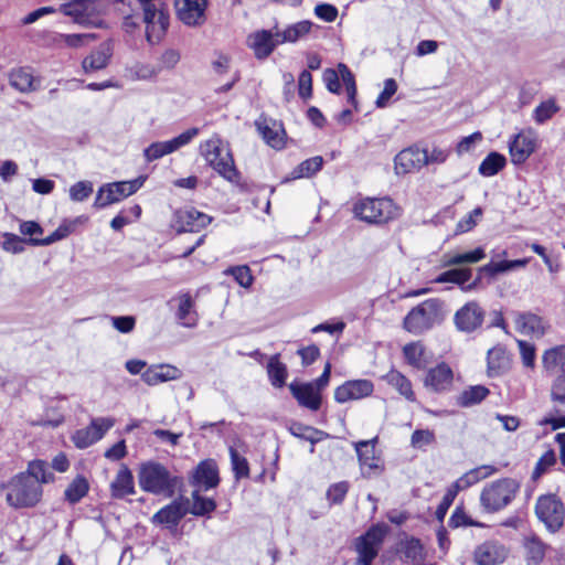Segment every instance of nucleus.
Here are the masks:
<instances>
[{
  "label": "nucleus",
  "mask_w": 565,
  "mask_h": 565,
  "mask_svg": "<svg viewBox=\"0 0 565 565\" xmlns=\"http://www.w3.org/2000/svg\"><path fill=\"white\" fill-rule=\"evenodd\" d=\"M290 433L298 438L310 441L312 445L321 441L327 436L323 431L302 424H292Z\"/></svg>",
  "instance_id": "603ef678"
},
{
  "label": "nucleus",
  "mask_w": 565,
  "mask_h": 565,
  "mask_svg": "<svg viewBox=\"0 0 565 565\" xmlns=\"http://www.w3.org/2000/svg\"><path fill=\"white\" fill-rule=\"evenodd\" d=\"M10 85L20 93H31L39 89L41 81L33 76L26 67L12 70L9 74Z\"/></svg>",
  "instance_id": "c756f323"
},
{
  "label": "nucleus",
  "mask_w": 565,
  "mask_h": 565,
  "mask_svg": "<svg viewBox=\"0 0 565 565\" xmlns=\"http://www.w3.org/2000/svg\"><path fill=\"white\" fill-rule=\"evenodd\" d=\"M507 163L505 157L499 152L489 153L479 166V173L483 177H492L501 171Z\"/></svg>",
  "instance_id": "c03bdc74"
},
{
  "label": "nucleus",
  "mask_w": 565,
  "mask_h": 565,
  "mask_svg": "<svg viewBox=\"0 0 565 565\" xmlns=\"http://www.w3.org/2000/svg\"><path fill=\"white\" fill-rule=\"evenodd\" d=\"M323 164V159L320 156L312 157L298 164L288 175L282 179V182H289L300 178H310L316 174Z\"/></svg>",
  "instance_id": "4c0bfd02"
},
{
  "label": "nucleus",
  "mask_w": 565,
  "mask_h": 565,
  "mask_svg": "<svg viewBox=\"0 0 565 565\" xmlns=\"http://www.w3.org/2000/svg\"><path fill=\"white\" fill-rule=\"evenodd\" d=\"M348 491L349 483L347 481H340L329 487L327 498L331 503L340 504L343 502Z\"/></svg>",
  "instance_id": "338daca9"
},
{
  "label": "nucleus",
  "mask_w": 565,
  "mask_h": 565,
  "mask_svg": "<svg viewBox=\"0 0 565 565\" xmlns=\"http://www.w3.org/2000/svg\"><path fill=\"white\" fill-rule=\"evenodd\" d=\"M199 128L193 127L170 140L152 142L143 150L146 161L152 162L181 149L189 145L199 135Z\"/></svg>",
  "instance_id": "f8f14e48"
},
{
  "label": "nucleus",
  "mask_w": 565,
  "mask_h": 565,
  "mask_svg": "<svg viewBox=\"0 0 565 565\" xmlns=\"http://www.w3.org/2000/svg\"><path fill=\"white\" fill-rule=\"evenodd\" d=\"M93 193V183L78 181L70 188V199L73 202H83Z\"/></svg>",
  "instance_id": "052dcab7"
},
{
  "label": "nucleus",
  "mask_w": 565,
  "mask_h": 565,
  "mask_svg": "<svg viewBox=\"0 0 565 565\" xmlns=\"http://www.w3.org/2000/svg\"><path fill=\"white\" fill-rule=\"evenodd\" d=\"M136 20L145 24L146 40L150 44H158L169 26V13L161 1L139 7Z\"/></svg>",
  "instance_id": "0eeeda50"
},
{
  "label": "nucleus",
  "mask_w": 565,
  "mask_h": 565,
  "mask_svg": "<svg viewBox=\"0 0 565 565\" xmlns=\"http://www.w3.org/2000/svg\"><path fill=\"white\" fill-rule=\"evenodd\" d=\"M200 151L220 175L233 183L238 181L239 174L235 168L232 153L221 138L213 136L204 141L200 146Z\"/></svg>",
  "instance_id": "20e7f679"
},
{
  "label": "nucleus",
  "mask_w": 565,
  "mask_h": 565,
  "mask_svg": "<svg viewBox=\"0 0 565 565\" xmlns=\"http://www.w3.org/2000/svg\"><path fill=\"white\" fill-rule=\"evenodd\" d=\"M535 513L552 532H556L563 526L564 505L555 494L541 495L536 501Z\"/></svg>",
  "instance_id": "9d476101"
},
{
  "label": "nucleus",
  "mask_w": 565,
  "mask_h": 565,
  "mask_svg": "<svg viewBox=\"0 0 565 565\" xmlns=\"http://www.w3.org/2000/svg\"><path fill=\"white\" fill-rule=\"evenodd\" d=\"M289 390L299 405L311 411H318L321 406V393L310 382L291 383Z\"/></svg>",
  "instance_id": "b1692460"
},
{
  "label": "nucleus",
  "mask_w": 565,
  "mask_h": 565,
  "mask_svg": "<svg viewBox=\"0 0 565 565\" xmlns=\"http://www.w3.org/2000/svg\"><path fill=\"white\" fill-rule=\"evenodd\" d=\"M512 162L523 163L535 149V135L532 130L518 134L509 145Z\"/></svg>",
  "instance_id": "5701e85b"
},
{
  "label": "nucleus",
  "mask_w": 565,
  "mask_h": 565,
  "mask_svg": "<svg viewBox=\"0 0 565 565\" xmlns=\"http://www.w3.org/2000/svg\"><path fill=\"white\" fill-rule=\"evenodd\" d=\"M24 244H26L25 239L21 236L6 232L2 234L0 247L7 253L17 255L22 254L25 250Z\"/></svg>",
  "instance_id": "5fc2aeb1"
},
{
  "label": "nucleus",
  "mask_w": 565,
  "mask_h": 565,
  "mask_svg": "<svg viewBox=\"0 0 565 565\" xmlns=\"http://www.w3.org/2000/svg\"><path fill=\"white\" fill-rule=\"evenodd\" d=\"M354 216L367 224H385L399 215V207L390 198H363L353 205Z\"/></svg>",
  "instance_id": "7ed1b4c3"
},
{
  "label": "nucleus",
  "mask_w": 565,
  "mask_h": 565,
  "mask_svg": "<svg viewBox=\"0 0 565 565\" xmlns=\"http://www.w3.org/2000/svg\"><path fill=\"white\" fill-rule=\"evenodd\" d=\"M206 0H181L177 4L178 18L188 26H200L205 21Z\"/></svg>",
  "instance_id": "412c9836"
},
{
  "label": "nucleus",
  "mask_w": 565,
  "mask_h": 565,
  "mask_svg": "<svg viewBox=\"0 0 565 565\" xmlns=\"http://www.w3.org/2000/svg\"><path fill=\"white\" fill-rule=\"evenodd\" d=\"M201 489L192 492V503L189 500V513L195 516L210 515L216 509V502L211 498H205L200 494Z\"/></svg>",
  "instance_id": "37998d69"
},
{
  "label": "nucleus",
  "mask_w": 565,
  "mask_h": 565,
  "mask_svg": "<svg viewBox=\"0 0 565 565\" xmlns=\"http://www.w3.org/2000/svg\"><path fill=\"white\" fill-rule=\"evenodd\" d=\"M52 480L53 475L45 461H31L26 471L18 473L3 484L7 503L14 509L35 507L42 498V484Z\"/></svg>",
  "instance_id": "f257e3e1"
},
{
  "label": "nucleus",
  "mask_w": 565,
  "mask_h": 565,
  "mask_svg": "<svg viewBox=\"0 0 565 565\" xmlns=\"http://www.w3.org/2000/svg\"><path fill=\"white\" fill-rule=\"evenodd\" d=\"M193 307L194 302L189 294L179 297L177 317L183 327L193 328L196 326L198 317Z\"/></svg>",
  "instance_id": "a19ab883"
},
{
  "label": "nucleus",
  "mask_w": 565,
  "mask_h": 565,
  "mask_svg": "<svg viewBox=\"0 0 565 565\" xmlns=\"http://www.w3.org/2000/svg\"><path fill=\"white\" fill-rule=\"evenodd\" d=\"M139 486L143 491L171 497L175 488V478L164 466L157 462L141 465L138 473Z\"/></svg>",
  "instance_id": "423d86ee"
},
{
  "label": "nucleus",
  "mask_w": 565,
  "mask_h": 565,
  "mask_svg": "<svg viewBox=\"0 0 565 565\" xmlns=\"http://www.w3.org/2000/svg\"><path fill=\"white\" fill-rule=\"evenodd\" d=\"M269 382L275 387H282L286 384L288 371L286 364L279 361V354L270 356L267 363Z\"/></svg>",
  "instance_id": "79ce46f5"
},
{
  "label": "nucleus",
  "mask_w": 565,
  "mask_h": 565,
  "mask_svg": "<svg viewBox=\"0 0 565 565\" xmlns=\"http://www.w3.org/2000/svg\"><path fill=\"white\" fill-rule=\"evenodd\" d=\"M60 10L79 25L86 28H99L103 25V20L99 17V11L95 0H73L60 7Z\"/></svg>",
  "instance_id": "1a4fd4ad"
},
{
  "label": "nucleus",
  "mask_w": 565,
  "mask_h": 565,
  "mask_svg": "<svg viewBox=\"0 0 565 565\" xmlns=\"http://www.w3.org/2000/svg\"><path fill=\"white\" fill-rule=\"evenodd\" d=\"M489 393L490 391L483 385L469 386L456 397V404L461 407H471L481 403Z\"/></svg>",
  "instance_id": "ea45409f"
},
{
  "label": "nucleus",
  "mask_w": 565,
  "mask_h": 565,
  "mask_svg": "<svg viewBox=\"0 0 565 565\" xmlns=\"http://www.w3.org/2000/svg\"><path fill=\"white\" fill-rule=\"evenodd\" d=\"M452 377V371L449 365L440 363L428 371L424 385L434 392H444L451 386Z\"/></svg>",
  "instance_id": "bb28decb"
},
{
  "label": "nucleus",
  "mask_w": 565,
  "mask_h": 565,
  "mask_svg": "<svg viewBox=\"0 0 565 565\" xmlns=\"http://www.w3.org/2000/svg\"><path fill=\"white\" fill-rule=\"evenodd\" d=\"M386 534L385 525H373L369 531L356 539L355 551L358 553L356 563L359 565H371L377 556L384 536Z\"/></svg>",
  "instance_id": "6e6552de"
},
{
  "label": "nucleus",
  "mask_w": 565,
  "mask_h": 565,
  "mask_svg": "<svg viewBox=\"0 0 565 565\" xmlns=\"http://www.w3.org/2000/svg\"><path fill=\"white\" fill-rule=\"evenodd\" d=\"M338 71L342 78L343 84L345 85L349 103H351L353 106H356V99H355L356 85H355V78H354L353 73L343 63H340L338 65Z\"/></svg>",
  "instance_id": "6e6d98bb"
},
{
  "label": "nucleus",
  "mask_w": 565,
  "mask_h": 565,
  "mask_svg": "<svg viewBox=\"0 0 565 565\" xmlns=\"http://www.w3.org/2000/svg\"><path fill=\"white\" fill-rule=\"evenodd\" d=\"M484 318V311L475 301L467 302L455 315L454 321L456 328L462 332H472L481 327Z\"/></svg>",
  "instance_id": "6ab92c4d"
},
{
  "label": "nucleus",
  "mask_w": 565,
  "mask_h": 565,
  "mask_svg": "<svg viewBox=\"0 0 565 565\" xmlns=\"http://www.w3.org/2000/svg\"><path fill=\"white\" fill-rule=\"evenodd\" d=\"M89 490L88 481L83 476H77L66 488L64 494L65 499L74 504L83 499Z\"/></svg>",
  "instance_id": "49530a36"
},
{
  "label": "nucleus",
  "mask_w": 565,
  "mask_h": 565,
  "mask_svg": "<svg viewBox=\"0 0 565 565\" xmlns=\"http://www.w3.org/2000/svg\"><path fill=\"white\" fill-rule=\"evenodd\" d=\"M543 366L547 371L565 365V345H558L546 350L542 356Z\"/></svg>",
  "instance_id": "09e8293b"
},
{
  "label": "nucleus",
  "mask_w": 565,
  "mask_h": 565,
  "mask_svg": "<svg viewBox=\"0 0 565 565\" xmlns=\"http://www.w3.org/2000/svg\"><path fill=\"white\" fill-rule=\"evenodd\" d=\"M486 257L484 250L481 247H478L473 250L466 253H457L447 256L446 264L449 266L460 265V264H475L482 260Z\"/></svg>",
  "instance_id": "8fccbe9b"
},
{
  "label": "nucleus",
  "mask_w": 565,
  "mask_h": 565,
  "mask_svg": "<svg viewBox=\"0 0 565 565\" xmlns=\"http://www.w3.org/2000/svg\"><path fill=\"white\" fill-rule=\"evenodd\" d=\"M142 177L131 181H120L103 185L97 193L95 205L105 207L109 204L119 202L120 200L136 193L143 184Z\"/></svg>",
  "instance_id": "9b49d317"
},
{
  "label": "nucleus",
  "mask_w": 565,
  "mask_h": 565,
  "mask_svg": "<svg viewBox=\"0 0 565 565\" xmlns=\"http://www.w3.org/2000/svg\"><path fill=\"white\" fill-rule=\"evenodd\" d=\"M377 438L372 440H360L354 443V448L358 455L361 473L365 478L379 476L384 470V465L375 451V443Z\"/></svg>",
  "instance_id": "4468645a"
},
{
  "label": "nucleus",
  "mask_w": 565,
  "mask_h": 565,
  "mask_svg": "<svg viewBox=\"0 0 565 565\" xmlns=\"http://www.w3.org/2000/svg\"><path fill=\"white\" fill-rule=\"evenodd\" d=\"M230 456L235 478H247L249 476V466L246 458L239 455L238 451L233 446L230 447Z\"/></svg>",
  "instance_id": "4d7b16f0"
},
{
  "label": "nucleus",
  "mask_w": 565,
  "mask_h": 565,
  "mask_svg": "<svg viewBox=\"0 0 565 565\" xmlns=\"http://www.w3.org/2000/svg\"><path fill=\"white\" fill-rule=\"evenodd\" d=\"M220 482L217 466L213 460H205L199 463L193 476V483L199 489L210 490Z\"/></svg>",
  "instance_id": "c85d7f7f"
},
{
  "label": "nucleus",
  "mask_w": 565,
  "mask_h": 565,
  "mask_svg": "<svg viewBox=\"0 0 565 565\" xmlns=\"http://www.w3.org/2000/svg\"><path fill=\"white\" fill-rule=\"evenodd\" d=\"M520 483L512 478H502L487 484L480 494V502L487 512H498L512 502Z\"/></svg>",
  "instance_id": "39448f33"
},
{
  "label": "nucleus",
  "mask_w": 565,
  "mask_h": 565,
  "mask_svg": "<svg viewBox=\"0 0 565 565\" xmlns=\"http://www.w3.org/2000/svg\"><path fill=\"white\" fill-rule=\"evenodd\" d=\"M446 317L445 302L431 298L414 307L404 318V328L413 334H422L440 324Z\"/></svg>",
  "instance_id": "f03ea898"
},
{
  "label": "nucleus",
  "mask_w": 565,
  "mask_h": 565,
  "mask_svg": "<svg viewBox=\"0 0 565 565\" xmlns=\"http://www.w3.org/2000/svg\"><path fill=\"white\" fill-rule=\"evenodd\" d=\"M508 548L495 541H486L473 551V561L477 565H498L508 557Z\"/></svg>",
  "instance_id": "aec40b11"
},
{
  "label": "nucleus",
  "mask_w": 565,
  "mask_h": 565,
  "mask_svg": "<svg viewBox=\"0 0 565 565\" xmlns=\"http://www.w3.org/2000/svg\"><path fill=\"white\" fill-rule=\"evenodd\" d=\"M403 353L408 364L416 369H425L431 360V354L420 342L406 344Z\"/></svg>",
  "instance_id": "f704fd0d"
},
{
  "label": "nucleus",
  "mask_w": 565,
  "mask_h": 565,
  "mask_svg": "<svg viewBox=\"0 0 565 565\" xmlns=\"http://www.w3.org/2000/svg\"><path fill=\"white\" fill-rule=\"evenodd\" d=\"M189 513V499L179 498L170 504L160 509L153 516L152 522L156 524L177 525L180 520Z\"/></svg>",
  "instance_id": "4be33fe9"
},
{
  "label": "nucleus",
  "mask_w": 565,
  "mask_h": 565,
  "mask_svg": "<svg viewBox=\"0 0 565 565\" xmlns=\"http://www.w3.org/2000/svg\"><path fill=\"white\" fill-rule=\"evenodd\" d=\"M75 222L62 223L52 234L43 239H32V246H49L55 242L66 238L74 230Z\"/></svg>",
  "instance_id": "3c124183"
},
{
  "label": "nucleus",
  "mask_w": 565,
  "mask_h": 565,
  "mask_svg": "<svg viewBox=\"0 0 565 565\" xmlns=\"http://www.w3.org/2000/svg\"><path fill=\"white\" fill-rule=\"evenodd\" d=\"M459 491H457L452 486H450L446 493L444 494L440 503L438 504L437 509H436V512H435V515H436V519L439 521V522H443L446 514H447V511L448 509L451 507L455 498L457 497Z\"/></svg>",
  "instance_id": "0e129e2a"
},
{
  "label": "nucleus",
  "mask_w": 565,
  "mask_h": 565,
  "mask_svg": "<svg viewBox=\"0 0 565 565\" xmlns=\"http://www.w3.org/2000/svg\"><path fill=\"white\" fill-rule=\"evenodd\" d=\"M487 365L488 376L495 377L503 374L510 367L508 352L501 347L490 349L487 355Z\"/></svg>",
  "instance_id": "2f4dec72"
},
{
  "label": "nucleus",
  "mask_w": 565,
  "mask_h": 565,
  "mask_svg": "<svg viewBox=\"0 0 565 565\" xmlns=\"http://www.w3.org/2000/svg\"><path fill=\"white\" fill-rule=\"evenodd\" d=\"M181 54L178 50L167 49L159 57L158 68L160 72L162 70H173L177 64L180 62Z\"/></svg>",
  "instance_id": "69168bd1"
},
{
  "label": "nucleus",
  "mask_w": 565,
  "mask_h": 565,
  "mask_svg": "<svg viewBox=\"0 0 565 565\" xmlns=\"http://www.w3.org/2000/svg\"><path fill=\"white\" fill-rule=\"evenodd\" d=\"M113 55V46L109 42L100 43L89 55L82 62L84 73H92L104 70L109 64Z\"/></svg>",
  "instance_id": "a878e982"
},
{
  "label": "nucleus",
  "mask_w": 565,
  "mask_h": 565,
  "mask_svg": "<svg viewBox=\"0 0 565 565\" xmlns=\"http://www.w3.org/2000/svg\"><path fill=\"white\" fill-rule=\"evenodd\" d=\"M256 126L267 145L276 149L282 148L285 132L280 125L276 121L269 125L267 120H264L257 121Z\"/></svg>",
  "instance_id": "e433bc0d"
},
{
  "label": "nucleus",
  "mask_w": 565,
  "mask_h": 565,
  "mask_svg": "<svg viewBox=\"0 0 565 565\" xmlns=\"http://www.w3.org/2000/svg\"><path fill=\"white\" fill-rule=\"evenodd\" d=\"M435 441V435L429 429H416L411 437V444L414 448L422 449Z\"/></svg>",
  "instance_id": "774afa93"
},
{
  "label": "nucleus",
  "mask_w": 565,
  "mask_h": 565,
  "mask_svg": "<svg viewBox=\"0 0 565 565\" xmlns=\"http://www.w3.org/2000/svg\"><path fill=\"white\" fill-rule=\"evenodd\" d=\"M424 166L443 164L450 156V149L433 145L422 149Z\"/></svg>",
  "instance_id": "de8ad7c7"
},
{
  "label": "nucleus",
  "mask_w": 565,
  "mask_h": 565,
  "mask_svg": "<svg viewBox=\"0 0 565 565\" xmlns=\"http://www.w3.org/2000/svg\"><path fill=\"white\" fill-rule=\"evenodd\" d=\"M555 462H556V457H555L554 451H552V450L546 451L536 462V465L533 469V472H532V479L534 481L540 479L547 471L548 468H551L552 466L555 465Z\"/></svg>",
  "instance_id": "e2e57ef3"
},
{
  "label": "nucleus",
  "mask_w": 565,
  "mask_h": 565,
  "mask_svg": "<svg viewBox=\"0 0 565 565\" xmlns=\"http://www.w3.org/2000/svg\"><path fill=\"white\" fill-rule=\"evenodd\" d=\"M518 348L521 355L522 364L527 369H534L535 367V347L534 344L525 341V340H518Z\"/></svg>",
  "instance_id": "680f3d73"
},
{
  "label": "nucleus",
  "mask_w": 565,
  "mask_h": 565,
  "mask_svg": "<svg viewBox=\"0 0 565 565\" xmlns=\"http://www.w3.org/2000/svg\"><path fill=\"white\" fill-rule=\"evenodd\" d=\"M424 167L423 152L419 148H406L396 154L394 169L396 174H406Z\"/></svg>",
  "instance_id": "393cba45"
},
{
  "label": "nucleus",
  "mask_w": 565,
  "mask_h": 565,
  "mask_svg": "<svg viewBox=\"0 0 565 565\" xmlns=\"http://www.w3.org/2000/svg\"><path fill=\"white\" fill-rule=\"evenodd\" d=\"M558 110L559 107L557 106L555 99L550 98L535 107L533 111V118L536 124L542 125L551 119Z\"/></svg>",
  "instance_id": "864d4df0"
},
{
  "label": "nucleus",
  "mask_w": 565,
  "mask_h": 565,
  "mask_svg": "<svg viewBox=\"0 0 565 565\" xmlns=\"http://www.w3.org/2000/svg\"><path fill=\"white\" fill-rule=\"evenodd\" d=\"M19 232L25 237V243L32 246V239H41L40 236L43 234L44 230L35 221H21Z\"/></svg>",
  "instance_id": "bf43d9fd"
},
{
  "label": "nucleus",
  "mask_w": 565,
  "mask_h": 565,
  "mask_svg": "<svg viewBox=\"0 0 565 565\" xmlns=\"http://www.w3.org/2000/svg\"><path fill=\"white\" fill-rule=\"evenodd\" d=\"M115 425V419L110 417L93 418L90 424L72 435V441L79 449H85L100 440L104 435Z\"/></svg>",
  "instance_id": "2eb2a0df"
},
{
  "label": "nucleus",
  "mask_w": 565,
  "mask_h": 565,
  "mask_svg": "<svg viewBox=\"0 0 565 565\" xmlns=\"http://www.w3.org/2000/svg\"><path fill=\"white\" fill-rule=\"evenodd\" d=\"M181 375V371L173 365L157 364L148 367L141 374V379L146 384L153 386L163 382L178 380Z\"/></svg>",
  "instance_id": "cd10ccee"
},
{
  "label": "nucleus",
  "mask_w": 565,
  "mask_h": 565,
  "mask_svg": "<svg viewBox=\"0 0 565 565\" xmlns=\"http://www.w3.org/2000/svg\"><path fill=\"white\" fill-rule=\"evenodd\" d=\"M373 392L374 384L371 380H349L334 390V399L337 403L344 404L348 402L366 398L371 396Z\"/></svg>",
  "instance_id": "dca6fc26"
},
{
  "label": "nucleus",
  "mask_w": 565,
  "mask_h": 565,
  "mask_svg": "<svg viewBox=\"0 0 565 565\" xmlns=\"http://www.w3.org/2000/svg\"><path fill=\"white\" fill-rule=\"evenodd\" d=\"M276 35V28L274 30H259L248 35L247 45L254 51L257 58L264 60L268 57L276 46L280 45Z\"/></svg>",
  "instance_id": "a211bd4d"
},
{
  "label": "nucleus",
  "mask_w": 565,
  "mask_h": 565,
  "mask_svg": "<svg viewBox=\"0 0 565 565\" xmlns=\"http://www.w3.org/2000/svg\"><path fill=\"white\" fill-rule=\"evenodd\" d=\"M471 277V270L468 268L450 269L440 274L437 278V282H454L463 285Z\"/></svg>",
  "instance_id": "13d9d810"
},
{
  "label": "nucleus",
  "mask_w": 565,
  "mask_h": 565,
  "mask_svg": "<svg viewBox=\"0 0 565 565\" xmlns=\"http://www.w3.org/2000/svg\"><path fill=\"white\" fill-rule=\"evenodd\" d=\"M401 557L405 564L419 565L425 561L424 547L419 540L412 537L401 543Z\"/></svg>",
  "instance_id": "c9c22d12"
},
{
  "label": "nucleus",
  "mask_w": 565,
  "mask_h": 565,
  "mask_svg": "<svg viewBox=\"0 0 565 565\" xmlns=\"http://www.w3.org/2000/svg\"><path fill=\"white\" fill-rule=\"evenodd\" d=\"M110 491L111 497L116 499L135 493L134 477L126 466L118 470L114 481L110 483Z\"/></svg>",
  "instance_id": "72a5a7b5"
},
{
  "label": "nucleus",
  "mask_w": 565,
  "mask_h": 565,
  "mask_svg": "<svg viewBox=\"0 0 565 565\" xmlns=\"http://www.w3.org/2000/svg\"><path fill=\"white\" fill-rule=\"evenodd\" d=\"M313 26L315 24L309 20L290 24L284 30H279L276 26V35L278 36L277 41L281 42V44L296 43L297 41L305 39L311 32Z\"/></svg>",
  "instance_id": "7c9ffc66"
},
{
  "label": "nucleus",
  "mask_w": 565,
  "mask_h": 565,
  "mask_svg": "<svg viewBox=\"0 0 565 565\" xmlns=\"http://www.w3.org/2000/svg\"><path fill=\"white\" fill-rule=\"evenodd\" d=\"M384 380L388 385L394 387L402 396H404L409 402H415V393L412 387L411 381L402 374L397 370H391L385 376Z\"/></svg>",
  "instance_id": "58836bf2"
},
{
  "label": "nucleus",
  "mask_w": 565,
  "mask_h": 565,
  "mask_svg": "<svg viewBox=\"0 0 565 565\" xmlns=\"http://www.w3.org/2000/svg\"><path fill=\"white\" fill-rule=\"evenodd\" d=\"M126 72L132 81H148L154 78L160 73V68L152 64L137 62L127 67Z\"/></svg>",
  "instance_id": "a18cd8bd"
},
{
  "label": "nucleus",
  "mask_w": 565,
  "mask_h": 565,
  "mask_svg": "<svg viewBox=\"0 0 565 565\" xmlns=\"http://www.w3.org/2000/svg\"><path fill=\"white\" fill-rule=\"evenodd\" d=\"M514 324L518 332L535 339L544 337L551 327L546 319L533 312H515Z\"/></svg>",
  "instance_id": "f3484780"
},
{
  "label": "nucleus",
  "mask_w": 565,
  "mask_h": 565,
  "mask_svg": "<svg viewBox=\"0 0 565 565\" xmlns=\"http://www.w3.org/2000/svg\"><path fill=\"white\" fill-rule=\"evenodd\" d=\"M498 469L491 465H482L480 467L473 468L468 472L463 473L458 480H456L451 486L457 490H465L482 479H486L492 475H494Z\"/></svg>",
  "instance_id": "473e14b6"
},
{
  "label": "nucleus",
  "mask_w": 565,
  "mask_h": 565,
  "mask_svg": "<svg viewBox=\"0 0 565 565\" xmlns=\"http://www.w3.org/2000/svg\"><path fill=\"white\" fill-rule=\"evenodd\" d=\"M212 221V216L194 207H184L173 213L171 227L175 230L177 233H196L205 228Z\"/></svg>",
  "instance_id": "ddd939ff"
}]
</instances>
